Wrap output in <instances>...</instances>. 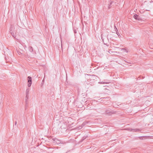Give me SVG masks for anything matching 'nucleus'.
<instances>
[{
	"label": "nucleus",
	"mask_w": 153,
	"mask_h": 153,
	"mask_svg": "<svg viewBox=\"0 0 153 153\" xmlns=\"http://www.w3.org/2000/svg\"><path fill=\"white\" fill-rule=\"evenodd\" d=\"M10 32L12 36L15 37L16 31V30H15V28L13 25H11L10 29Z\"/></svg>",
	"instance_id": "1"
},
{
	"label": "nucleus",
	"mask_w": 153,
	"mask_h": 153,
	"mask_svg": "<svg viewBox=\"0 0 153 153\" xmlns=\"http://www.w3.org/2000/svg\"><path fill=\"white\" fill-rule=\"evenodd\" d=\"M117 3L113 1H109L108 8L110 9L111 7H114L117 5Z\"/></svg>",
	"instance_id": "2"
},
{
	"label": "nucleus",
	"mask_w": 153,
	"mask_h": 153,
	"mask_svg": "<svg viewBox=\"0 0 153 153\" xmlns=\"http://www.w3.org/2000/svg\"><path fill=\"white\" fill-rule=\"evenodd\" d=\"M27 85L29 87L31 86L32 84V78L30 76L27 77Z\"/></svg>",
	"instance_id": "3"
},
{
	"label": "nucleus",
	"mask_w": 153,
	"mask_h": 153,
	"mask_svg": "<svg viewBox=\"0 0 153 153\" xmlns=\"http://www.w3.org/2000/svg\"><path fill=\"white\" fill-rule=\"evenodd\" d=\"M148 7L150 9H151L153 7V1H150L149 2L147 5Z\"/></svg>",
	"instance_id": "4"
},
{
	"label": "nucleus",
	"mask_w": 153,
	"mask_h": 153,
	"mask_svg": "<svg viewBox=\"0 0 153 153\" xmlns=\"http://www.w3.org/2000/svg\"><path fill=\"white\" fill-rule=\"evenodd\" d=\"M127 130L131 132H137L140 131V130L137 128H135V129H132L131 128H128Z\"/></svg>",
	"instance_id": "5"
},
{
	"label": "nucleus",
	"mask_w": 153,
	"mask_h": 153,
	"mask_svg": "<svg viewBox=\"0 0 153 153\" xmlns=\"http://www.w3.org/2000/svg\"><path fill=\"white\" fill-rule=\"evenodd\" d=\"M89 78L90 79L95 80L97 79V76L94 75H88Z\"/></svg>",
	"instance_id": "6"
},
{
	"label": "nucleus",
	"mask_w": 153,
	"mask_h": 153,
	"mask_svg": "<svg viewBox=\"0 0 153 153\" xmlns=\"http://www.w3.org/2000/svg\"><path fill=\"white\" fill-rule=\"evenodd\" d=\"M51 141L54 144L58 143H59V141L56 138L52 139Z\"/></svg>",
	"instance_id": "7"
},
{
	"label": "nucleus",
	"mask_w": 153,
	"mask_h": 153,
	"mask_svg": "<svg viewBox=\"0 0 153 153\" xmlns=\"http://www.w3.org/2000/svg\"><path fill=\"white\" fill-rule=\"evenodd\" d=\"M105 113L106 114L108 115H110L114 113V111H110L108 110H106L105 111Z\"/></svg>",
	"instance_id": "8"
},
{
	"label": "nucleus",
	"mask_w": 153,
	"mask_h": 153,
	"mask_svg": "<svg viewBox=\"0 0 153 153\" xmlns=\"http://www.w3.org/2000/svg\"><path fill=\"white\" fill-rule=\"evenodd\" d=\"M133 17L136 19L138 20H140L141 19V18L137 14L134 15L133 16Z\"/></svg>",
	"instance_id": "9"
},
{
	"label": "nucleus",
	"mask_w": 153,
	"mask_h": 153,
	"mask_svg": "<svg viewBox=\"0 0 153 153\" xmlns=\"http://www.w3.org/2000/svg\"><path fill=\"white\" fill-rule=\"evenodd\" d=\"M17 52H18V54L20 55L24 54L23 53V51H21V50H19Z\"/></svg>",
	"instance_id": "10"
},
{
	"label": "nucleus",
	"mask_w": 153,
	"mask_h": 153,
	"mask_svg": "<svg viewBox=\"0 0 153 153\" xmlns=\"http://www.w3.org/2000/svg\"><path fill=\"white\" fill-rule=\"evenodd\" d=\"M29 90H30L29 88H27V89L26 90V95H28Z\"/></svg>",
	"instance_id": "11"
},
{
	"label": "nucleus",
	"mask_w": 153,
	"mask_h": 153,
	"mask_svg": "<svg viewBox=\"0 0 153 153\" xmlns=\"http://www.w3.org/2000/svg\"><path fill=\"white\" fill-rule=\"evenodd\" d=\"M87 123V122H85L83 123L82 125V126L81 127V128H79L81 129L82 128L83 126L86 124Z\"/></svg>",
	"instance_id": "12"
},
{
	"label": "nucleus",
	"mask_w": 153,
	"mask_h": 153,
	"mask_svg": "<svg viewBox=\"0 0 153 153\" xmlns=\"http://www.w3.org/2000/svg\"><path fill=\"white\" fill-rule=\"evenodd\" d=\"M29 51L31 52H32L33 51V48L31 47H29L28 48Z\"/></svg>",
	"instance_id": "13"
},
{
	"label": "nucleus",
	"mask_w": 153,
	"mask_h": 153,
	"mask_svg": "<svg viewBox=\"0 0 153 153\" xmlns=\"http://www.w3.org/2000/svg\"><path fill=\"white\" fill-rule=\"evenodd\" d=\"M28 97H29V96L28 95H26V97H25V101H26V104H27V100L28 99Z\"/></svg>",
	"instance_id": "14"
},
{
	"label": "nucleus",
	"mask_w": 153,
	"mask_h": 153,
	"mask_svg": "<svg viewBox=\"0 0 153 153\" xmlns=\"http://www.w3.org/2000/svg\"><path fill=\"white\" fill-rule=\"evenodd\" d=\"M86 137H83L82 139V140H81L80 141V142H82L86 138Z\"/></svg>",
	"instance_id": "15"
},
{
	"label": "nucleus",
	"mask_w": 153,
	"mask_h": 153,
	"mask_svg": "<svg viewBox=\"0 0 153 153\" xmlns=\"http://www.w3.org/2000/svg\"><path fill=\"white\" fill-rule=\"evenodd\" d=\"M99 83L101 84H103L105 83V82H99Z\"/></svg>",
	"instance_id": "16"
},
{
	"label": "nucleus",
	"mask_w": 153,
	"mask_h": 153,
	"mask_svg": "<svg viewBox=\"0 0 153 153\" xmlns=\"http://www.w3.org/2000/svg\"><path fill=\"white\" fill-rule=\"evenodd\" d=\"M2 100V97H0V101L1 102Z\"/></svg>",
	"instance_id": "17"
},
{
	"label": "nucleus",
	"mask_w": 153,
	"mask_h": 153,
	"mask_svg": "<svg viewBox=\"0 0 153 153\" xmlns=\"http://www.w3.org/2000/svg\"><path fill=\"white\" fill-rule=\"evenodd\" d=\"M143 137H140L139 138L140 139H143Z\"/></svg>",
	"instance_id": "18"
},
{
	"label": "nucleus",
	"mask_w": 153,
	"mask_h": 153,
	"mask_svg": "<svg viewBox=\"0 0 153 153\" xmlns=\"http://www.w3.org/2000/svg\"><path fill=\"white\" fill-rule=\"evenodd\" d=\"M114 29H116V30H117V31H118V30L117 29V28L116 27V26H114Z\"/></svg>",
	"instance_id": "19"
},
{
	"label": "nucleus",
	"mask_w": 153,
	"mask_h": 153,
	"mask_svg": "<svg viewBox=\"0 0 153 153\" xmlns=\"http://www.w3.org/2000/svg\"><path fill=\"white\" fill-rule=\"evenodd\" d=\"M17 121H16L15 122V126H16L17 125Z\"/></svg>",
	"instance_id": "20"
},
{
	"label": "nucleus",
	"mask_w": 153,
	"mask_h": 153,
	"mask_svg": "<svg viewBox=\"0 0 153 153\" xmlns=\"http://www.w3.org/2000/svg\"><path fill=\"white\" fill-rule=\"evenodd\" d=\"M109 52L110 53H112L113 52V51H111V50H110L109 51Z\"/></svg>",
	"instance_id": "21"
},
{
	"label": "nucleus",
	"mask_w": 153,
	"mask_h": 153,
	"mask_svg": "<svg viewBox=\"0 0 153 153\" xmlns=\"http://www.w3.org/2000/svg\"><path fill=\"white\" fill-rule=\"evenodd\" d=\"M141 76H140L138 77V79H141Z\"/></svg>",
	"instance_id": "22"
},
{
	"label": "nucleus",
	"mask_w": 153,
	"mask_h": 153,
	"mask_svg": "<svg viewBox=\"0 0 153 153\" xmlns=\"http://www.w3.org/2000/svg\"><path fill=\"white\" fill-rule=\"evenodd\" d=\"M122 50H124L125 51H126V50L124 48H123L122 49Z\"/></svg>",
	"instance_id": "23"
},
{
	"label": "nucleus",
	"mask_w": 153,
	"mask_h": 153,
	"mask_svg": "<svg viewBox=\"0 0 153 153\" xmlns=\"http://www.w3.org/2000/svg\"><path fill=\"white\" fill-rule=\"evenodd\" d=\"M142 79L144 78V77H143V76H142Z\"/></svg>",
	"instance_id": "24"
},
{
	"label": "nucleus",
	"mask_w": 153,
	"mask_h": 153,
	"mask_svg": "<svg viewBox=\"0 0 153 153\" xmlns=\"http://www.w3.org/2000/svg\"><path fill=\"white\" fill-rule=\"evenodd\" d=\"M62 44H61L62 48Z\"/></svg>",
	"instance_id": "25"
},
{
	"label": "nucleus",
	"mask_w": 153,
	"mask_h": 153,
	"mask_svg": "<svg viewBox=\"0 0 153 153\" xmlns=\"http://www.w3.org/2000/svg\"><path fill=\"white\" fill-rule=\"evenodd\" d=\"M116 32L117 33V31H116Z\"/></svg>",
	"instance_id": "26"
}]
</instances>
